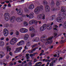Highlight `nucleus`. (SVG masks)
Wrapping results in <instances>:
<instances>
[{
	"instance_id": "obj_1",
	"label": "nucleus",
	"mask_w": 66,
	"mask_h": 66,
	"mask_svg": "<svg viewBox=\"0 0 66 66\" xmlns=\"http://www.w3.org/2000/svg\"><path fill=\"white\" fill-rule=\"evenodd\" d=\"M50 24H44L43 26L40 28V30L41 31H43L44 30H45V28H47V30H51V27L50 26Z\"/></svg>"
},
{
	"instance_id": "obj_2",
	"label": "nucleus",
	"mask_w": 66,
	"mask_h": 66,
	"mask_svg": "<svg viewBox=\"0 0 66 66\" xmlns=\"http://www.w3.org/2000/svg\"><path fill=\"white\" fill-rule=\"evenodd\" d=\"M40 40L42 43L46 42L45 45L49 44V41H48V39H47V36L46 35L42 36Z\"/></svg>"
},
{
	"instance_id": "obj_3",
	"label": "nucleus",
	"mask_w": 66,
	"mask_h": 66,
	"mask_svg": "<svg viewBox=\"0 0 66 66\" xmlns=\"http://www.w3.org/2000/svg\"><path fill=\"white\" fill-rule=\"evenodd\" d=\"M44 7L42 5H41L39 7H37L35 10V13H36L39 11H42V10H43Z\"/></svg>"
},
{
	"instance_id": "obj_4",
	"label": "nucleus",
	"mask_w": 66,
	"mask_h": 66,
	"mask_svg": "<svg viewBox=\"0 0 66 66\" xmlns=\"http://www.w3.org/2000/svg\"><path fill=\"white\" fill-rule=\"evenodd\" d=\"M37 18L39 20L43 19L44 20L45 19V15L43 13L40 14L38 15Z\"/></svg>"
},
{
	"instance_id": "obj_5",
	"label": "nucleus",
	"mask_w": 66,
	"mask_h": 66,
	"mask_svg": "<svg viewBox=\"0 0 66 66\" xmlns=\"http://www.w3.org/2000/svg\"><path fill=\"white\" fill-rule=\"evenodd\" d=\"M17 42V39L15 37L12 38L10 40V43L11 45H14Z\"/></svg>"
},
{
	"instance_id": "obj_6",
	"label": "nucleus",
	"mask_w": 66,
	"mask_h": 66,
	"mask_svg": "<svg viewBox=\"0 0 66 66\" xmlns=\"http://www.w3.org/2000/svg\"><path fill=\"white\" fill-rule=\"evenodd\" d=\"M5 16L4 19L6 21H8L10 20V14L8 13H5L4 14Z\"/></svg>"
},
{
	"instance_id": "obj_7",
	"label": "nucleus",
	"mask_w": 66,
	"mask_h": 66,
	"mask_svg": "<svg viewBox=\"0 0 66 66\" xmlns=\"http://www.w3.org/2000/svg\"><path fill=\"white\" fill-rule=\"evenodd\" d=\"M3 33L5 36H7L9 35V31L6 28H5L3 30Z\"/></svg>"
},
{
	"instance_id": "obj_8",
	"label": "nucleus",
	"mask_w": 66,
	"mask_h": 66,
	"mask_svg": "<svg viewBox=\"0 0 66 66\" xmlns=\"http://www.w3.org/2000/svg\"><path fill=\"white\" fill-rule=\"evenodd\" d=\"M54 60L53 61V62H51L50 64V66H53L54 65L53 63H55V62L57 61V59L56 58H51L50 59L51 60Z\"/></svg>"
},
{
	"instance_id": "obj_9",
	"label": "nucleus",
	"mask_w": 66,
	"mask_h": 66,
	"mask_svg": "<svg viewBox=\"0 0 66 66\" xmlns=\"http://www.w3.org/2000/svg\"><path fill=\"white\" fill-rule=\"evenodd\" d=\"M22 49V47L16 48L15 49L16 51H14V53H16L17 52H21V50Z\"/></svg>"
},
{
	"instance_id": "obj_10",
	"label": "nucleus",
	"mask_w": 66,
	"mask_h": 66,
	"mask_svg": "<svg viewBox=\"0 0 66 66\" xmlns=\"http://www.w3.org/2000/svg\"><path fill=\"white\" fill-rule=\"evenodd\" d=\"M33 15H34V13L33 12H31L29 15L26 14V16L27 18L28 17L30 19H31V18H33L34 17Z\"/></svg>"
},
{
	"instance_id": "obj_11",
	"label": "nucleus",
	"mask_w": 66,
	"mask_h": 66,
	"mask_svg": "<svg viewBox=\"0 0 66 66\" xmlns=\"http://www.w3.org/2000/svg\"><path fill=\"white\" fill-rule=\"evenodd\" d=\"M16 20L18 22H20L23 21V18L21 17H18L16 19Z\"/></svg>"
},
{
	"instance_id": "obj_12",
	"label": "nucleus",
	"mask_w": 66,
	"mask_h": 66,
	"mask_svg": "<svg viewBox=\"0 0 66 66\" xmlns=\"http://www.w3.org/2000/svg\"><path fill=\"white\" fill-rule=\"evenodd\" d=\"M24 41L23 40H21L19 43H17V45H18V46H20L24 45Z\"/></svg>"
},
{
	"instance_id": "obj_13",
	"label": "nucleus",
	"mask_w": 66,
	"mask_h": 66,
	"mask_svg": "<svg viewBox=\"0 0 66 66\" xmlns=\"http://www.w3.org/2000/svg\"><path fill=\"white\" fill-rule=\"evenodd\" d=\"M17 14L18 15H22V9L21 8H20L19 9L17 12Z\"/></svg>"
},
{
	"instance_id": "obj_14",
	"label": "nucleus",
	"mask_w": 66,
	"mask_h": 66,
	"mask_svg": "<svg viewBox=\"0 0 66 66\" xmlns=\"http://www.w3.org/2000/svg\"><path fill=\"white\" fill-rule=\"evenodd\" d=\"M62 18L61 17H59L57 18V21L58 22H61L63 20Z\"/></svg>"
},
{
	"instance_id": "obj_15",
	"label": "nucleus",
	"mask_w": 66,
	"mask_h": 66,
	"mask_svg": "<svg viewBox=\"0 0 66 66\" xmlns=\"http://www.w3.org/2000/svg\"><path fill=\"white\" fill-rule=\"evenodd\" d=\"M39 38L38 37L34 38L32 40V41L33 42H39Z\"/></svg>"
},
{
	"instance_id": "obj_16",
	"label": "nucleus",
	"mask_w": 66,
	"mask_h": 66,
	"mask_svg": "<svg viewBox=\"0 0 66 66\" xmlns=\"http://www.w3.org/2000/svg\"><path fill=\"white\" fill-rule=\"evenodd\" d=\"M15 18H16L14 16H11V18H10V21H11V22H13L14 21V20H15Z\"/></svg>"
},
{
	"instance_id": "obj_17",
	"label": "nucleus",
	"mask_w": 66,
	"mask_h": 66,
	"mask_svg": "<svg viewBox=\"0 0 66 66\" xmlns=\"http://www.w3.org/2000/svg\"><path fill=\"white\" fill-rule=\"evenodd\" d=\"M45 10L46 11V12H49V11H50V7L48 5H46L45 6Z\"/></svg>"
},
{
	"instance_id": "obj_18",
	"label": "nucleus",
	"mask_w": 66,
	"mask_h": 66,
	"mask_svg": "<svg viewBox=\"0 0 66 66\" xmlns=\"http://www.w3.org/2000/svg\"><path fill=\"white\" fill-rule=\"evenodd\" d=\"M36 49H38V48L37 47H36L34 48L32 50H29L28 51V52H29V53H32L34 52L33 51H35Z\"/></svg>"
},
{
	"instance_id": "obj_19",
	"label": "nucleus",
	"mask_w": 66,
	"mask_h": 66,
	"mask_svg": "<svg viewBox=\"0 0 66 66\" xmlns=\"http://www.w3.org/2000/svg\"><path fill=\"white\" fill-rule=\"evenodd\" d=\"M28 8L29 10L33 9L34 8V6L33 4H32L29 6Z\"/></svg>"
},
{
	"instance_id": "obj_20",
	"label": "nucleus",
	"mask_w": 66,
	"mask_h": 66,
	"mask_svg": "<svg viewBox=\"0 0 66 66\" xmlns=\"http://www.w3.org/2000/svg\"><path fill=\"white\" fill-rule=\"evenodd\" d=\"M29 36L28 35H25L24 37V38L25 40H27L29 38Z\"/></svg>"
},
{
	"instance_id": "obj_21",
	"label": "nucleus",
	"mask_w": 66,
	"mask_h": 66,
	"mask_svg": "<svg viewBox=\"0 0 66 66\" xmlns=\"http://www.w3.org/2000/svg\"><path fill=\"white\" fill-rule=\"evenodd\" d=\"M3 56H4V53L3 52H0V59L2 58L3 57Z\"/></svg>"
},
{
	"instance_id": "obj_22",
	"label": "nucleus",
	"mask_w": 66,
	"mask_h": 66,
	"mask_svg": "<svg viewBox=\"0 0 66 66\" xmlns=\"http://www.w3.org/2000/svg\"><path fill=\"white\" fill-rule=\"evenodd\" d=\"M59 15L60 16H62V17L63 18H65V17H66V14L62 13L61 14H59Z\"/></svg>"
},
{
	"instance_id": "obj_23",
	"label": "nucleus",
	"mask_w": 66,
	"mask_h": 66,
	"mask_svg": "<svg viewBox=\"0 0 66 66\" xmlns=\"http://www.w3.org/2000/svg\"><path fill=\"white\" fill-rule=\"evenodd\" d=\"M34 23V20H32L31 21H30L29 22V24L31 25V24H33Z\"/></svg>"
},
{
	"instance_id": "obj_24",
	"label": "nucleus",
	"mask_w": 66,
	"mask_h": 66,
	"mask_svg": "<svg viewBox=\"0 0 66 66\" xmlns=\"http://www.w3.org/2000/svg\"><path fill=\"white\" fill-rule=\"evenodd\" d=\"M55 15H53L52 16L50 17V18L51 20H53L55 18Z\"/></svg>"
},
{
	"instance_id": "obj_25",
	"label": "nucleus",
	"mask_w": 66,
	"mask_h": 66,
	"mask_svg": "<svg viewBox=\"0 0 66 66\" xmlns=\"http://www.w3.org/2000/svg\"><path fill=\"white\" fill-rule=\"evenodd\" d=\"M4 45V43L2 41H0V46H3Z\"/></svg>"
},
{
	"instance_id": "obj_26",
	"label": "nucleus",
	"mask_w": 66,
	"mask_h": 66,
	"mask_svg": "<svg viewBox=\"0 0 66 66\" xmlns=\"http://www.w3.org/2000/svg\"><path fill=\"white\" fill-rule=\"evenodd\" d=\"M51 9L52 11H57V9H54L53 8V7L52 6L51 8Z\"/></svg>"
},
{
	"instance_id": "obj_27",
	"label": "nucleus",
	"mask_w": 66,
	"mask_h": 66,
	"mask_svg": "<svg viewBox=\"0 0 66 66\" xmlns=\"http://www.w3.org/2000/svg\"><path fill=\"white\" fill-rule=\"evenodd\" d=\"M61 11L63 12H65V8L63 7H62L61 8Z\"/></svg>"
},
{
	"instance_id": "obj_28",
	"label": "nucleus",
	"mask_w": 66,
	"mask_h": 66,
	"mask_svg": "<svg viewBox=\"0 0 66 66\" xmlns=\"http://www.w3.org/2000/svg\"><path fill=\"white\" fill-rule=\"evenodd\" d=\"M44 61H45L46 62H50V60L48 59H44L43 60V61L44 62Z\"/></svg>"
},
{
	"instance_id": "obj_29",
	"label": "nucleus",
	"mask_w": 66,
	"mask_h": 66,
	"mask_svg": "<svg viewBox=\"0 0 66 66\" xmlns=\"http://www.w3.org/2000/svg\"><path fill=\"white\" fill-rule=\"evenodd\" d=\"M28 31V29L26 28H24L23 33H27Z\"/></svg>"
},
{
	"instance_id": "obj_30",
	"label": "nucleus",
	"mask_w": 66,
	"mask_h": 66,
	"mask_svg": "<svg viewBox=\"0 0 66 66\" xmlns=\"http://www.w3.org/2000/svg\"><path fill=\"white\" fill-rule=\"evenodd\" d=\"M43 4L44 5H47V4H48V3H47V2L46 1L44 0L43 1Z\"/></svg>"
},
{
	"instance_id": "obj_31",
	"label": "nucleus",
	"mask_w": 66,
	"mask_h": 66,
	"mask_svg": "<svg viewBox=\"0 0 66 66\" xmlns=\"http://www.w3.org/2000/svg\"><path fill=\"white\" fill-rule=\"evenodd\" d=\"M54 27L55 28H53V30H56V31H57V29H57V28L58 27V26H57L56 25H55L54 26Z\"/></svg>"
},
{
	"instance_id": "obj_32",
	"label": "nucleus",
	"mask_w": 66,
	"mask_h": 66,
	"mask_svg": "<svg viewBox=\"0 0 66 66\" xmlns=\"http://www.w3.org/2000/svg\"><path fill=\"white\" fill-rule=\"evenodd\" d=\"M24 26H27L28 25V23L26 22H24L23 23Z\"/></svg>"
},
{
	"instance_id": "obj_33",
	"label": "nucleus",
	"mask_w": 66,
	"mask_h": 66,
	"mask_svg": "<svg viewBox=\"0 0 66 66\" xmlns=\"http://www.w3.org/2000/svg\"><path fill=\"white\" fill-rule=\"evenodd\" d=\"M63 28L64 29H66V21H65L64 23Z\"/></svg>"
},
{
	"instance_id": "obj_34",
	"label": "nucleus",
	"mask_w": 66,
	"mask_h": 66,
	"mask_svg": "<svg viewBox=\"0 0 66 66\" xmlns=\"http://www.w3.org/2000/svg\"><path fill=\"white\" fill-rule=\"evenodd\" d=\"M23 28H21L20 29V32H21V33H23V30H24Z\"/></svg>"
},
{
	"instance_id": "obj_35",
	"label": "nucleus",
	"mask_w": 66,
	"mask_h": 66,
	"mask_svg": "<svg viewBox=\"0 0 66 66\" xmlns=\"http://www.w3.org/2000/svg\"><path fill=\"white\" fill-rule=\"evenodd\" d=\"M32 62H33L32 60H31L28 63V64L29 65H32Z\"/></svg>"
},
{
	"instance_id": "obj_36",
	"label": "nucleus",
	"mask_w": 66,
	"mask_h": 66,
	"mask_svg": "<svg viewBox=\"0 0 66 66\" xmlns=\"http://www.w3.org/2000/svg\"><path fill=\"white\" fill-rule=\"evenodd\" d=\"M53 40H50L49 41V44L50 45H51V44H52V43H53Z\"/></svg>"
},
{
	"instance_id": "obj_37",
	"label": "nucleus",
	"mask_w": 66,
	"mask_h": 66,
	"mask_svg": "<svg viewBox=\"0 0 66 66\" xmlns=\"http://www.w3.org/2000/svg\"><path fill=\"white\" fill-rule=\"evenodd\" d=\"M24 11L25 12L28 13V12H29V10L27 9H24Z\"/></svg>"
},
{
	"instance_id": "obj_38",
	"label": "nucleus",
	"mask_w": 66,
	"mask_h": 66,
	"mask_svg": "<svg viewBox=\"0 0 66 66\" xmlns=\"http://www.w3.org/2000/svg\"><path fill=\"white\" fill-rule=\"evenodd\" d=\"M56 4L57 6H59L60 5V3L59 2H56Z\"/></svg>"
},
{
	"instance_id": "obj_39",
	"label": "nucleus",
	"mask_w": 66,
	"mask_h": 66,
	"mask_svg": "<svg viewBox=\"0 0 66 66\" xmlns=\"http://www.w3.org/2000/svg\"><path fill=\"white\" fill-rule=\"evenodd\" d=\"M4 26L6 27H8L9 26V23H6L4 24Z\"/></svg>"
},
{
	"instance_id": "obj_40",
	"label": "nucleus",
	"mask_w": 66,
	"mask_h": 66,
	"mask_svg": "<svg viewBox=\"0 0 66 66\" xmlns=\"http://www.w3.org/2000/svg\"><path fill=\"white\" fill-rule=\"evenodd\" d=\"M51 4L52 5H54V2H53V1H52Z\"/></svg>"
},
{
	"instance_id": "obj_41",
	"label": "nucleus",
	"mask_w": 66,
	"mask_h": 66,
	"mask_svg": "<svg viewBox=\"0 0 66 66\" xmlns=\"http://www.w3.org/2000/svg\"><path fill=\"white\" fill-rule=\"evenodd\" d=\"M15 33L16 35H18L19 34V32H18V31L17 30L16 31V32Z\"/></svg>"
},
{
	"instance_id": "obj_42",
	"label": "nucleus",
	"mask_w": 66,
	"mask_h": 66,
	"mask_svg": "<svg viewBox=\"0 0 66 66\" xmlns=\"http://www.w3.org/2000/svg\"><path fill=\"white\" fill-rule=\"evenodd\" d=\"M37 21H35V20H34V23H35V25H36L37 24Z\"/></svg>"
},
{
	"instance_id": "obj_43",
	"label": "nucleus",
	"mask_w": 66,
	"mask_h": 66,
	"mask_svg": "<svg viewBox=\"0 0 66 66\" xmlns=\"http://www.w3.org/2000/svg\"><path fill=\"white\" fill-rule=\"evenodd\" d=\"M54 23H53V22H52L51 24H50V26L51 27V29H52V26H52V25Z\"/></svg>"
},
{
	"instance_id": "obj_44",
	"label": "nucleus",
	"mask_w": 66,
	"mask_h": 66,
	"mask_svg": "<svg viewBox=\"0 0 66 66\" xmlns=\"http://www.w3.org/2000/svg\"><path fill=\"white\" fill-rule=\"evenodd\" d=\"M9 48H10V47H9V46H8L7 47V52L9 51Z\"/></svg>"
},
{
	"instance_id": "obj_45",
	"label": "nucleus",
	"mask_w": 66,
	"mask_h": 66,
	"mask_svg": "<svg viewBox=\"0 0 66 66\" xmlns=\"http://www.w3.org/2000/svg\"><path fill=\"white\" fill-rule=\"evenodd\" d=\"M34 36H35V34H32L31 35V37H34Z\"/></svg>"
},
{
	"instance_id": "obj_46",
	"label": "nucleus",
	"mask_w": 66,
	"mask_h": 66,
	"mask_svg": "<svg viewBox=\"0 0 66 66\" xmlns=\"http://www.w3.org/2000/svg\"><path fill=\"white\" fill-rule=\"evenodd\" d=\"M53 37H50V38L48 39H48V40H51L53 38Z\"/></svg>"
},
{
	"instance_id": "obj_47",
	"label": "nucleus",
	"mask_w": 66,
	"mask_h": 66,
	"mask_svg": "<svg viewBox=\"0 0 66 66\" xmlns=\"http://www.w3.org/2000/svg\"><path fill=\"white\" fill-rule=\"evenodd\" d=\"M33 29H34V28H31L30 27L29 29L30 31H32Z\"/></svg>"
},
{
	"instance_id": "obj_48",
	"label": "nucleus",
	"mask_w": 66,
	"mask_h": 66,
	"mask_svg": "<svg viewBox=\"0 0 66 66\" xmlns=\"http://www.w3.org/2000/svg\"><path fill=\"white\" fill-rule=\"evenodd\" d=\"M37 46V44H35L34 45H33L32 46V48H34V47H36Z\"/></svg>"
},
{
	"instance_id": "obj_49",
	"label": "nucleus",
	"mask_w": 66,
	"mask_h": 66,
	"mask_svg": "<svg viewBox=\"0 0 66 66\" xmlns=\"http://www.w3.org/2000/svg\"><path fill=\"white\" fill-rule=\"evenodd\" d=\"M37 62V59H34L33 62Z\"/></svg>"
},
{
	"instance_id": "obj_50",
	"label": "nucleus",
	"mask_w": 66,
	"mask_h": 66,
	"mask_svg": "<svg viewBox=\"0 0 66 66\" xmlns=\"http://www.w3.org/2000/svg\"><path fill=\"white\" fill-rule=\"evenodd\" d=\"M9 54L11 56H12V55H13V54L11 52H10L9 53Z\"/></svg>"
},
{
	"instance_id": "obj_51",
	"label": "nucleus",
	"mask_w": 66,
	"mask_h": 66,
	"mask_svg": "<svg viewBox=\"0 0 66 66\" xmlns=\"http://www.w3.org/2000/svg\"><path fill=\"white\" fill-rule=\"evenodd\" d=\"M66 50H64L62 52L63 53H65L66 52Z\"/></svg>"
},
{
	"instance_id": "obj_52",
	"label": "nucleus",
	"mask_w": 66,
	"mask_h": 66,
	"mask_svg": "<svg viewBox=\"0 0 66 66\" xmlns=\"http://www.w3.org/2000/svg\"><path fill=\"white\" fill-rule=\"evenodd\" d=\"M29 54H26V57H28V56H29Z\"/></svg>"
},
{
	"instance_id": "obj_53",
	"label": "nucleus",
	"mask_w": 66,
	"mask_h": 66,
	"mask_svg": "<svg viewBox=\"0 0 66 66\" xmlns=\"http://www.w3.org/2000/svg\"><path fill=\"white\" fill-rule=\"evenodd\" d=\"M13 34H14V32H10V35H13Z\"/></svg>"
},
{
	"instance_id": "obj_54",
	"label": "nucleus",
	"mask_w": 66,
	"mask_h": 66,
	"mask_svg": "<svg viewBox=\"0 0 66 66\" xmlns=\"http://www.w3.org/2000/svg\"><path fill=\"white\" fill-rule=\"evenodd\" d=\"M63 58L62 57H60L59 58V60H63Z\"/></svg>"
},
{
	"instance_id": "obj_55",
	"label": "nucleus",
	"mask_w": 66,
	"mask_h": 66,
	"mask_svg": "<svg viewBox=\"0 0 66 66\" xmlns=\"http://www.w3.org/2000/svg\"><path fill=\"white\" fill-rule=\"evenodd\" d=\"M62 26V24H59V28H60L61 26Z\"/></svg>"
},
{
	"instance_id": "obj_56",
	"label": "nucleus",
	"mask_w": 66,
	"mask_h": 66,
	"mask_svg": "<svg viewBox=\"0 0 66 66\" xmlns=\"http://www.w3.org/2000/svg\"><path fill=\"white\" fill-rule=\"evenodd\" d=\"M43 55V54L42 53H41L39 55V56H42Z\"/></svg>"
},
{
	"instance_id": "obj_57",
	"label": "nucleus",
	"mask_w": 66,
	"mask_h": 66,
	"mask_svg": "<svg viewBox=\"0 0 66 66\" xmlns=\"http://www.w3.org/2000/svg\"><path fill=\"white\" fill-rule=\"evenodd\" d=\"M9 56L7 55L6 57V59H9Z\"/></svg>"
},
{
	"instance_id": "obj_58",
	"label": "nucleus",
	"mask_w": 66,
	"mask_h": 66,
	"mask_svg": "<svg viewBox=\"0 0 66 66\" xmlns=\"http://www.w3.org/2000/svg\"><path fill=\"white\" fill-rule=\"evenodd\" d=\"M26 57V59H27V60H28V59H30V57H29V56L27 57Z\"/></svg>"
},
{
	"instance_id": "obj_59",
	"label": "nucleus",
	"mask_w": 66,
	"mask_h": 66,
	"mask_svg": "<svg viewBox=\"0 0 66 66\" xmlns=\"http://www.w3.org/2000/svg\"><path fill=\"white\" fill-rule=\"evenodd\" d=\"M54 35H55L54 37H55V36H57V33H55L54 34Z\"/></svg>"
},
{
	"instance_id": "obj_60",
	"label": "nucleus",
	"mask_w": 66,
	"mask_h": 66,
	"mask_svg": "<svg viewBox=\"0 0 66 66\" xmlns=\"http://www.w3.org/2000/svg\"><path fill=\"white\" fill-rule=\"evenodd\" d=\"M6 41H9V39L8 38H7L6 39Z\"/></svg>"
},
{
	"instance_id": "obj_61",
	"label": "nucleus",
	"mask_w": 66,
	"mask_h": 66,
	"mask_svg": "<svg viewBox=\"0 0 66 66\" xmlns=\"http://www.w3.org/2000/svg\"><path fill=\"white\" fill-rule=\"evenodd\" d=\"M0 39L1 40H3V39H4V38L2 37Z\"/></svg>"
},
{
	"instance_id": "obj_62",
	"label": "nucleus",
	"mask_w": 66,
	"mask_h": 66,
	"mask_svg": "<svg viewBox=\"0 0 66 66\" xmlns=\"http://www.w3.org/2000/svg\"><path fill=\"white\" fill-rule=\"evenodd\" d=\"M8 6H9V7H10V6H11V4L10 3L9 4H8Z\"/></svg>"
},
{
	"instance_id": "obj_63",
	"label": "nucleus",
	"mask_w": 66,
	"mask_h": 66,
	"mask_svg": "<svg viewBox=\"0 0 66 66\" xmlns=\"http://www.w3.org/2000/svg\"><path fill=\"white\" fill-rule=\"evenodd\" d=\"M33 55L32 54H30V55H29V56L30 57H32V56H33Z\"/></svg>"
},
{
	"instance_id": "obj_64",
	"label": "nucleus",
	"mask_w": 66,
	"mask_h": 66,
	"mask_svg": "<svg viewBox=\"0 0 66 66\" xmlns=\"http://www.w3.org/2000/svg\"><path fill=\"white\" fill-rule=\"evenodd\" d=\"M54 57H56L57 56V54H55L54 55Z\"/></svg>"
}]
</instances>
